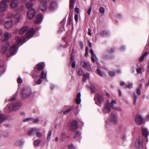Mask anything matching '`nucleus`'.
I'll use <instances>...</instances> for the list:
<instances>
[{
  "instance_id": "nucleus-32",
  "label": "nucleus",
  "mask_w": 149,
  "mask_h": 149,
  "mask_svg": "<svg viewBox=\"0 0 149 149\" xmlns=\"http://www.w3.org/2000/svg\"><path fill=\"white\" fill-rule=\"evenodd\" d=\"M75 0H70V7L71 9H72L74 7V4Z\"/></svg>"
},
{
  "instance_id": "nucleus-53",
  "label": "nucleus",
  "mask_w": 149,
  "mask_h": 149,
  "mask_svg": "<svg viewBox=\"0 0 149 149\" xmlns=\"http://www.w3.org/2000/svg\"><path fill=\"white\" fill-rule=\"evenodd\" d=\"M72 68H74L75 66V62L74 61H73L72 63Z\"/></svg>"
},
{
  "instance_id": "nucleus-51",
  "label": "nucleus",
  "mask_w": 149,
  "mask_h": 149,
  "mask_svg": "<svg viewBox=\"0 0 149 149\" xmlns=\"http://www.w3.org/2000/svg\"><path fill=\"white\" fill-rule=\"evenodd\" d=\"M22 81V79L20 78H19L17 80V82L18 83H20Z\"/></svg>"
},
{
  "instance_id": "nucleus-8",
  "label": "nucleus",
  "mask_w": 149,
  "mask_h": 149,
  "mask_svg": "<svg viewBox=\"0 0 149 149\" xmlns=\"http://www.w3.org/2000/svg\"><path fill=\"white\" fill-rule=\"evenodd\" d=\"M35 15V10L33 8L29 10L27 13V16L28 18L30 19H32Z\"/></svg>"
},
{
  "instance_id": "nucleus-42",
  "label": "nucleus",
  "mask_w": 149,
  "mask_h": 149,
  "mask_svg": "<svg viewBox=\"0 0 149 149\" xmlns=\"http://www.w3.org/2000/svg\"><path fill=\"white\" fill-rule=\"evenodd\" d=\"M99 11L101 13H104L105 11L104 8L103 7H100V8Z\"/></svg>"
},
{
  "instance_id": "nucleus-39",
  "label": "nucleus",
  "mask_w": 149,
  "mask_h": 149,
  "mask_svg": "<svg viewBox=\"0 0 149 149\" xmlns=\"http://www.w3.org/2000/svg\"><path fill=\"white\" fill-rule=\"evenodd\" d=\"M46 76V74L45 75L44 71H42L41 74V76L40 77V78L41 79H43Z\"/></svg>"
},
{
  "instance_id": "nucleus-2",
  "label": "nucleus",
  "mask_w": 149,
  "mask_h": 149,
  "mask_svg": "<svg viewBox=\"0 0 149 149\" xmlns=\"http://www.w3.org/2000/svg\"><path fill=\"white\" fill-rule=\"evenodd\" d=\"M9 0H2L0 2V11L1 12H4L6 10L8 6L7 3Z\"/></svg>"
},
{
  "instance_id": "nucleus-33",
  "label": "nucleus",
  "mask_w": 149,
  "mask_h": 149,
  "mask_svg": "<svg viewBox=\"0 0 149 149\" xmlns=\"http://www.w3.org/2000/svg\"><path fill=\"white\" fill-rule=\"evenodd\" d=\"M133 84L132 83H129L128 85H126L125 87V88H128L129 89H130L133 87Z\"/></svg>"
},
{
  "instance_id": "nucleus-63",
  "label": "nucleus",
  "mask_w": 149,
  "mask_h": 149,
  "mask_svg": "<svg viewBox=\"0 0 149 149\" xmlns=\"http://www.w3.org/2000/svg\"><path fill=\"white\" fill-rule=\"evenodd\" d=\"M92 61L93 62H94L95 61V59L93 56H92L91 57Z\"/></svg>"
},
{
  "instance_id": "nucleus-24",
  "label": "nucleus",
  "mask_w": 149,
  "mask_h": 149,
  "mask_svg": "<svg viewBox=\"0 0 149 149\" xmlns=\"http://www.w3.org/2000/svg\"><path fill=\"white\" fill-rule=\"evenodd\" d=\"M28 29V27L26 26L22 27L19 31V33L20 34L24 33Z\"/></svg>"
},
{
  "instance_id": "nucleus-6",
  "label": "nucleus",
  "mask_w": 149,
  "mask_h": 149,
  "mask_svg": "<svg viewBox=\"0 0 149 149\" xmlns=\"http://www.w3.org/2000/svg\"><path fill=\"white\" fill-rule=\"evenodd\" d=\"M21 93L23 97L24 98L29 97L32 94L31 91L29 89H23Z\"/></svg>"
},
{
  "instance_id": "nucleus-29",
  "label": "nucleus",
  "mask_w": 149,
  "mask_h": 149,
  "mask_svg": "<svg viewBox=\"0 0 149 149\" xmlns=\"http://www.w3.org/2000/svg\"><path fill=\"white\" fill-rule=\"evenodd\" d=\"M32 1H29L27 2L26 4V6L28 8H30L33 6V3Z\"/></svg>"
},
{
  "instance_id": "nucleus-18",
  "label": "nucleus",
  "mask_w": 149,
  "mask_h": 149,
  "mask_svg": "<svg viewBox=\"0 0 149 149\" xmlns=\"http://www.w3.org/2000/svg\"><path fill=\"white\" fill-rule=\"evenodd\" d=\"M22 16L21 15H16V16H12L11 18L12 19H15V22L16 23L19 22L22 18Z\"/></svg>"
},
{
  "instance_id": "nucleus-9",
  "label": "nucleus",
  "mask_w": 149,
  "mask_h": 149,
  "mask_svg": "<svg viewBox=\"0 0 149 149\" xmlns=\"http://www.w3.org/2000/svg\"><path fill=\"white\" fill-rule=\"evenodd\" d=\"M77 122L76 121H73L71 123L69 129L71 131L74 132L76 130L77 127Z\"/></svg>"
},
{
  "instance_id": "nucleus-58",
  "label": "nucleus",
  "mask_w": 149,
  "mask_h": 149,
  "mask_svg": "<svg viewBox=\"0 0 149 149\" xmlns=\"http://www.w3.org/2000/svg\"><path fill=\"white\" fill-rule=\"evenodd\" d=\"M91 7H89V9H88V11H87V13L89 15H90V12H91Z\"/></svg>"
},
{
  "instance_id": "nucleus-52",
  "label": "nucleus",
  "mask_w": 149,
  "mask_h": 149,
  "mask_svg": "<svg viewBox=\"0 0 149 149\" xmlns=\"http://www.w3.org/2000/svg\"><path fill=\"white\" fill-rule=\"evenodd\" d=\"M39 121V119L38 118H36V119H34L33 121V123H37Z\"/></svg>"
},
{
  "instance_id": "nucleus-61",
  "label": "nucleus",
  "mask_w": 149,
  "mask_h": 149,
  "mask_svg": "<svg viewBox=\"0 0 149 149\" xmlns=\"http://www.w3.org/2000/svg\"><path fill=\"white\" fill-rule=\"evenodd\" d=\"M141 69L140 68H138L136 69V72H137L139 73L141 72Z\"/></svg>"
},
{
  "instance_id": "nucleus-47",
  "label": "nucleus",
  "mask_w": 149,
  "mask_h": 149,
  "mask_svg": "<svg viewBox=\"0 0 149 149\" xmlns=\"http://www.w3.org/2000/svg\"><path fill=\"white\" fill-rule=\"evenodd\" d=\"M4 71V68L3 67H0V75L1 73L3 72Z\"/></svg>"
},
{
  "instance_id": "nucleus-40",
  "label": "nucleus",
  "mask_w": 149,
  "mask_h": 149,
  "mask_svg": "<svg viewBox=\"0 0 149 149\" xmlns=\"http://www.w3.org/2000/svg\"><path fill=\"white\" fill-rule=\"evenodd\" d=\"M137 96L136 95L135 93L134 94V95L133 96V97L134 98V104H135V102L137 100Z\"/></svg>"
},
{
  "instance_id": "nucleus-23",
  "label": "nucleus",
  "mask_w": 149,
  "mask_h": 149,
  "mask_svg": "<svg viewBox=\"0 0 149 149\" xmlns=\"http://www.w3.org/2000/svg\"><path fill=\"white\" fill-rule=\"evenodd\" d=\"M116 103L117 102L116 100L113 99L111 102L110 103L109 106L113 109H116L114 105L116 104Z\"/></svg>"
},
{
  "instance_id": "nucleus-30",
  "label": "nucleus",
  "mask_w": 149,
  "mask_h": 149,
  "mask_svg": "<svg viewBox=\"0 0 149 149\" xmlns=\"http://www.w3.org/2000/svg\"><path fill=\"white\" fill-rule=\"evenodd\" d=\"M73 108V106H71L67 110L63 112V114L64 115H66L68 114L69 112L70 111L72 110Z\"/></svg>"
},
{
  "instance_id": "nucleus-5",
  "label": "nucleus",
  "mask_w": 149,
  "mask_h": 149,
  "mask_svg": "<svg viewBox=\"0 0 149 149\" xmlns=\"http://www.w3.org/2000/svg\"><path fill=\"white\" fill-rule=\"evenodd\" d=\"M21 104L19 102L13 103L8 106V108L11 111H13L19 109L21 107Z\"/></svg>"
},
{
  "instance_id": "nucleus-16",
  "label": "nucleus",
  "mask_w": 149,
  "mask_h": 149,
  "mask_svg": "<svg viewBox=\"0 0 149 149\" xmlns=\"http://www.w3.org/2000/svg\"><path fill=\"white\" fill-rule=\"evenodd\" d=\"M24 143V141L22 140H17L14 143V145L16 146L19 147L21 146Z\"/></svg>"
},
{
  "instance_id": "nucleus-34",
  "label": "nucleus",
  "mask_w": 149,
  "mask_h": 149,
  "mask_svg": "<svg viewBox=\"0 0 149 149\" xmlns=\"http://www.w3.org/2000/svg\"><path fill=\"white\" fill-rule=\"evenodd\" d=\"M148 53L147 52H145L144 53L142 56L139 58V61H142L144 59V58L145 56L147 55Z\"/></svg>"
},
{
  "instance_id": "nucleus-49",
  "label": "nucleus",
  "mask_w": 149,
  "mask_h": 149,
  "mask_svg": "<svg viewBox=\"0 0 149 149\" xmlns=\"http://www.w3.org/2000/svg\"><path fill=\"white\" fill-rule=\"evenodd\" d=\"M42 82V79H39L38 81H36V83L37 84H41Z\"/></svg>"
},
{
  "instance_id": "nucleus-28",
  "label": "nucleus",
  "mask_w": 149,
  "mask_h": 149,
  "mask_svg": "<svg viewBox=\"0 0 149 149\" xmlns=\"http://www.w3.org/2000/svg\"><path fill=\"white\" fill-rule=\"evenodd\" d=\"M41 142V141L39 139H36L33 141V144L35 146H38L39 145Z\"/></svg>"
},
{
  "instance_id": "nucleus-25",
  "label": "nucleus",
  "mask_w": 149,
  "mask_h": 149,
  "mask_svg": "<svg viewBox=\"0 0 149 149\" xmlns=\"http://www.w3.org/2000/svg\"><path fill=\"white\" fill-rule=\"evenodd\" d=\"M42 19V16L41 14H39L36 17L35 19V23H38L41 22Z\"/></svg>"
},
{
  "instance_id": "nucleus-22",
  "label": "nucleus",
  "mask_w": 149,
  "mask_h": 149,
  "mask_svg": "<svg viewBox=\"0 0 149 149\" xmlns=\"http://www.w3.org/2000/svg\"><path fill=\"white\" fill-rule=\"evenodd\" d=\"M142 131L143 135L146 137H147L149 134V132L147 129L143 127L142 128Z\"/></svg>"
},
{
  "instance_id": "nucleus-36",
  "label": "nucleus",
  "mask_w": 149,
  "mask_h": 149,
  "mask_svg": "<svg viewBox=\"0 0 149 149\" xmlns=\"http://www.w3.org/2000/svg\"><path fill=\"white\" fill-rule=\"evenodd\" d=\"M80 134L79 133L78 131H76V133H75V135L73 137V138L74 139H75L77 138V136H80Z\"/></svg>"
},
{
  "instance_id": "nucleus-14",
  "label": "nucleus",
  "mask_w": 149,
  "mask_h": 149,
  "mask_svg": "<svg viewBox=\"0 0 149 149\" xmlns=\"http://www.w3.org/2000/svg\"><path fill=\"white\" fill-rule=\"evenodd\" d=\"M135 121L138 124H140L143 122V118L141 116L137 115L135 117Z\"/></svg>"
},
{
  "instance_id": "nucleus-43",
  "label": "nucleus",
  "mask_w": 149,
  "mask_h": 149,
  "mask_svg": "<svg viewBox=\"0 0 149 149\" xmlns=\"http://www.w3.org/2000/svg\"><path fill=\"white\" fill-rule=\"evenodd\" d=\"M52 132L51 131H49L48 134L47 136V140H49L50 139V136L52 134Z\"/></svg>"
},
{
  "instance_id": "nucleus-35",
  "label": "nucleus",
  "mask_w": 149,
  "mask_h": 149,
  "mask_svg": "<svg viewBox=\"0 0 149 149\" xmlns=\"http://www.w3.org/2000/svg\"><path fill=\"white\" fill-rule=\"evenodd\" d=\"M5 119V118L3 115L0 114V123H2V122Z\"/></svg>"
},
{
  "instance_id": "nucleus-37",
  "label": "nucleus",
  "mask_w": 149,
  "mask_h": 149,
  "mask_svg": "<svg viewBox=\"0 0 149 149\" xmlns=\"http://www.w3.org/2000/svg\"><path fill=\"white\" fill-rule=\"evenodd\" d=\"M97 72L98 74L101 76H103L104 74V73L101 72L98 69H97Z\"/></svg>"
},
{
  "instance_id": "nucleus-44",
  "label": "nucleus",
  "mask_w": 149,
  "mask_h": 149,
  "mask_svg": "<svg viewBox=\"0 0 149 149\" xmlns=\"http://www.w3.org/2000/svg\"><path fill=\"white\" fill-rule=\"evenodd\" d=\"M69 149H76L75 147L72 144H71L68 146Z\"/></svg>"
},
{
  "instance_id": "nucleus-27",
  "label": "nucleus",
  "mask_w": 149,
  "mask_h": 149,
  "mask_svg": "<svg viewBox=\"0 0 149 149\" xmlns=\"http://www.w3.org/2000/svg\"><path fill=\"white\" fill-rule=\"evenodd\" d=\"M83 78L82 79L83 81H86V79H88L89 78V75L88 73H84L83 74Z\"/></svg>"
},
{
  "instance_id": "nucleus-26",
  "label": "nucleus",
  "mask_w": 149,
  "mask_h": 149,
  "mask_svg": "<svg viewBox=\"0 0 149 149\" xmlns=\"http://www.w3.org/2000/svg\"><path fill=\"white\" fill-rule=\"evenodd\" d=\"M37 65L38 70H40L43 69L45 66V65L43 63H41L38 64Z\"/></svg>"
},
{
  "instance_id": "nucleus-62",
  "label": "nucleus",
  "mask_w": 149,
  "mask_h": 149,
  "mask_svg": "<svg viewBox=\"0 0 149 149\" xmlns=\"http://www.w3.org/2000/svg\"><path fill=\"white\" fill-rule=\"evenodd\" d=\"M71 20V19L70 17H68V24H70V21Z\"/></svg>"
},
{
  "instance_id": "nucleus-12",
  "label": "nucleus",
  "mask_w": 149,
  "mask_h": 149,
  "mask_svg": "<svg viewBox=\"0 0 149 149\" xmlns=\"http://www.w3.org/2000/svg\"><path fill=\"white\" fill-rule=\"evenodd\" d=\"M96 99L100 103H102L103 102L104 98L103 96L99 94H97L95 95L94 99Z\"/></svg>"
},
{
  "instance_id": "nucleus-45",
  "label": "nucleus",
  "mask_w": 149,
  "mask_h": 149,
  "mask_svg": "<svg viewBox=\"0 0 149 149\" xmlns=\"http://www.w3.org/2000/svg\"><path fill=\"white\" fill-rule=\"evenodd\" d=\"M36 136L38 137H40L42 136L41 133L39 132H36Z\"/></svg>"
},
{
  "instance_id": "nucleus-13",
  "label": "nucleus",
  "mask_w": 149,
  "mask_h": 149,
  "mask_svg": "<svg viewBox=\"0 0 149 149\" xmlns=\"http://www.w3.org/2000/svg\"><path fill=\"white\" fill-rule=\"evenodd\" d=\"M34 29L33 28H31L29 30L26 35V38H30L34 35Z\"/></svg>"
},
{
  "instance_id": "nucleus-7",
  "label": "nucleus",
  "mask_w": 149,
  "mask_h": 149,
  "mask_svg": "<svg viewBox=\"0 0 149 149\" xmlns=\"http://www.w3.org/2000/svg\"><path fill=\"white\" fill-rule=\"evenodd\" d=\"M110 120L113 124L116 125L118 122L117 117L116 114L114 113H111L110 115Z\"/></svg>"
},
{
  "instance_id": "nucleus-59",
  "label": "nucleus",
  "mask_w": 149,
  "mask_h": 149,
  "mask_svg": "<svg viewBox=\"0 0 149 149\" xmlns=\"http://www.w3.org/2000/svg\"><path fill=\"white\" fill-rule=\"evenodd\" d=\"M80 46L81 49H82L83 47V43L82 42H79Z\"/></svg>"
},
{
  "instance_id": "nucleus-38",
  "label": "nucleus",
  "mask_w": 149,
  "mask_h": 149,
  "mask_svg": "<svg viewBox=\"0 0 149 149\" xmlns=\"http://www.w3.org/2000/svg\"><path fill=\"white\" fill-rule=\"evenodd\" d=\"M83 71L81 69H79L77 72V74L79 76H81L82 74Z\"/></svg>"
},
{
  "instance_id": "nucleus-4",
  "label": "nucleus",
  "mask_w": 149,
  "mask_h": 149,
  "mask_svg": "<svg viewBox=\"0 0 149 149\" xmlns=\"http://www.w3.org/2000/svg\"><path fill=\"white\" fill-rule=\"evenodd\" d=\"M49 0H41V4L40 5V10L42 11L46 10L47 7V3Z\"/></svg>"
},
{
  "instance_id": "nucleus-57",
  "label": "nucleus",
  "mask_w": 149,
  "mask_h": 149,
  "mask_svg": "<svg viewBox=\"0 0 149 149\" xmlns=\"http://www.w3.org/2000/svg\"><path fill=\"white\" fill-rule=\"evenodd\" d=\"M115 108L116 109H113L119 111H122V109L121 107H119L117 108L115 107Z\"/></svg>"
},
{
  "instance_id": "nucleus-20",
  "label": "nucleus",
  "mask_w": 149,
  "mask_h": 149,
  "mask_svg": "<svg viewBox=\"0 0 149 149\" xmlns=\"http://www.w3.org/2000/svg\"><path fill=\"white\" fill-rule=\"evenodd\" d=\"M81 96L80 93H78L77 95V98L75 100V102L77 104H79L81 102Z\"/></svg>"
},
{
  "instance_id": "nucleus-3",
  "label": "nucleus",
  "mask_w": 149,
  "mask_h": 149,
  "mask_svg": "<svg viewBox=\"0 0 149 149\" xmlns=\"http://www.w3.org/2000/svg\"><path fill=\"white\" fill-rule=\"evenodd\" d=\"M143 141V140L142 137L140 136L137 138L134 143V146L137 149H141L142 148Z\"/></svg>"
},
{
  "instance_id": "nucleus-10",
  "label": "nucleus",
  "mask_w": 149,
  "mask_h": 149,
  "mask_svg": "<svg viewBox=\"0 0 149 149\" xmlns=\"http://www.w3.org/2000/svg\"><path fill=\"white\" fill-rule=\"evenodd\" d=\"M11 36L12 35L10 33L7 32H6L3 34L1 40L2 41H6L11 38Z\"/></svg>"
},
{
  "instance_id": "nucleus-60",
  "label": "nucleus",
  "mask_w": 149,
  "mask_h": 149,
  "mask_svg": "<svg viewBox=\"0 0 149 149\" xmlns=\"http://www.w3.org/2000/svg\"><path fill=\"white\" fill-rule=\"evenodd\" d=\"M15 100V97H13L12 98H10V99H9L8 100V101H13Z\"/></svg>"
},
{
  "instance_id": "nucleus-15",
  "label": "nucleus",
  "mask_w": 149,
  "mask_h": 149,
  "mask_svg": "<svg viewBox=\"0 0 149 149\" xmlns=\"http://www.w3.org/2000/svg\"><path fill=\"white\" fill-rule=\"evenodd\" d=\"M11 1L10 6L12 8H16L18 4V0H10Z\"/></svg>"
},
{
  "instance_id": "nucleus-64",
  "label": "nucleus",
  "mask_w": 149,
  "mask_h": 149,
  "mask_svg": "<svg viewBox=\"0 0 149 149\" xmlns=\"http://www.w3.org/2000/svg\"><path fill=\"white\" fill-rule=\"evenodd\" d=\"M90 53L93 56H94L95 54H94L93 50L92 49H91L90 50Z\"/></svg>"
},
{
  "instance_id": "nucleus-56",
  "label": "nucleus",
  "mask_w": 149,
  "mask_h": 149,
  "mask_svg": "<svg viewBox=\"0 0 149 149\" xmlns=\"http://www.w3.org/2000/svg\"><path fill=\"white\" fill-rule=\"evenodd\" d=\"M32 119V118H26L25 119H24V121L25 122H26V121H28L31 120Z\"/></svg>"
},
{
  "instance_id": "nucleus-17",
  "label": "nucleus",
  "mask_w": 149,
  "mask_h": 149,
  "mask_svg": "<svg viewBox=\"0 0 149 149\" xmlns=\"http://www.w3.org/2000/svg\"><path fill=\"white\" fill-rule=\"evenodd\" d=\"M37 131V129L35 128H33L29 129L27 133V134L29 136L33 135Z\"/></svg>"
},
{
  "instance_id": "nucleus-1",
  "label": "nucleus",
  "mask_w": 149,
  "mask_h": 149,
  "mask_svg": "<svg viewBox=\"0 0 149 149\" xmlns=\"http://www.w3.org/2000/svg\"><path fill=\"white\" fill-rule=\"evenodd\" d=\"M17 40V44H15L12 46L9 50L7 51L10 45L9 42H7L6 45H4L1 49V52L2 53H6L7 56H9L11 55H15L16 53L18 46L17 44H20L22 43L25 42V38L24 37L21 38L17 37L16 38Z\"/></svg>"
},
{
  "instance_id": "nucleus-41",
  "label": "nucleus",
  "mask_w": 149,
  "mask_h": 149,
  "mask_svg": "<svg viewBox=\"0 0 149 149\" xmlns=\"http://www.w3.org/2000/svg\"><path fill=\"white\" fill-rule=\"evenodd\" d=\"M141 89L140 88H138L136 89V93L139 95H140L141 94Z\"/></svg>"
},
{
  "instance_id": "nucleus-46",
  "label": "nucleus",
  "mask_w": 149,
  "mask_h": 149,
  "mask_svg": "<svg viewBox=\"0 0 149 149\" xmlns=\"http://www.w3.org/2000/svg\"><path fill=\"white\" fill-rule=\"evenodd\" d=\"M74 19L76 22H78V15L77 14H75L74 17Z\"/></svg>"
},
{
  "instance_id": "nucleus-31",
  "label": "nucleus",
  "mask_w": 149,
  "mask_h": 149,
  "mask_svg": "<svg viewBox=\"0 0 149 149\" xmlns=\"http://www.w3.org/2000/svg\"><path fill=\"white\" fill-rule=\"evenodd\" d=\"M82 66L83 68H88L89 66L88 64H87L85 61L82 63Z\"/></svg>"
},
{
  "instance_id": "nucleus-50",
  "label": "nucleus",
  "mask_w": 149,
  "mask_h": 149,
  "mask_svg": "<svg viewBox=\"0 0 149 149\" xmlns=\"http://www.w3.org/2000/svg\"><path fill=\"white\" fill-rule=\"evenodd\" d=\"M114 51V49H111L107 51V52L108 53H111L113 52Z\"/></svg>"
},
{
  "instance_id": "nucleus-19",
  "label": "nucleus",
  "mask_w": 149,
  "mask_h": 149,
  "mask_svg": "<svg viewBox=\"0 0 149 149\" xmlns=\"http://www.w3.org/2000/svg\"><path fill=\"white\" fill-rule=\"evenodd\" d=\"M13 21L12 20L6 22L4 24L5 27L7 29L11 27L13 25Z\"/></svg>"
},
{
  "instance_id": "nucleus-21",
  "label": "nucleus",
  "mask_w": 149,
  "mask_h": 149,
  "mask_svg": "<svg viewBox=\"0 0 149 149\" xmlns=\"http://www.w3.org/2000/svg\"><path fill=\"white\" fill-rule=\"evenodd\" d=\"M57 6V4L56 2L53 1L50 4L49 7V8L51 10H53L56 8Z\"/></svg>"
},
{
  "instance_id": "nucleus-11",
  "label": "nucleus",
  "mask_w": 149,
  "mask_h": 149,
  "mask_svg": "<svg viewBox=\"0 0 149 149\" xmlns=\"http://www.w3.org/2000/svg\"><path fill=\"white\" fill-rule=\"evenodd\" d=\"M111 110V109L109 106V100H107L106 102V105L104 106L103 109L104 111L107 113H109Z\"/></svg>"
},
{
  "instance_id": "nucleus-55",
  "label": "nucleus",
  "mask_w": 149,
  "mask_h": 149,
  "mask_svg": "<svg viewBox=\"0 0 149 149\" xmlns=\"http://www.w3.org/2000/svg\"><path fill=\"white\" fill-rule=\"evenodd\" d=\"M74 11L76 13H78L79 12V8H75L74 9Z\"/></svg>"
},
{
  "instance_id": "nucleus-48",
  "label": "nucleus",
  "mask_w": 149,
  "mask_h": 149,
  "mask_svg": "<svg viewBox=\"0 0 149 149\" xmlns=\"http://www.w3.org/2000/svg\"><path fill=\"white\" fill-rule=\"evenodd\" d=\"M109 74L111 76H113L115 75V73L114 72L110 71L109 72Z\"/></svg>"
},
{
  "instance_id": "nucleus-54",
  "label": "nucleus",
  "mask_w": 149,
  "mask_h": 149,
  "mask_svg": "<svg viewBox=\"0 0 149 149\" xmlns=\"http://www.w3.org/2000/svg\"><path fill=\"white\" fill-rule=\"evenodd\" d=\"M120 85L121 86H125L126 85H125V83L123 81H121L120 82Z\"/></svg>"
}]
</instances>
